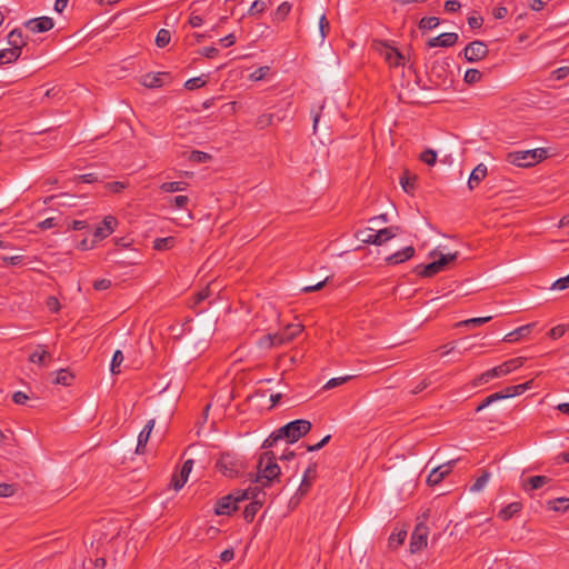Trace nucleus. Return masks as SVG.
<instances>
[{"instance_id":"56","label":"nucleus","mask_w":569,"mask_h":569,"mask_svg":"<svg viewBox=\"0 0 569 569\" xmlns=\"http://www.w3.org/2000/svg\"><path fill=\"white\" fill-rule=\"evenodd\" d=\"M98 174L97 173H86L81 176H77L74 180L77 182H83V183H93L98 181Z\"/></svg>"},{"instance_id":"62","label":"nucleus","mask_w":569,"mask_h":569,"mask_svg":"<svg viewBox=\"0 0 569 569\" xmlns=\"http://www.w3.org/2000/svg\"><path fill=\"white\" fill-rule=\"evenodd\" d=\"M330 438H331V436L327 435L318 443L308 446L307 450L308 451H318V450H320L321 448H323L329 442Z\"/></svg>"},{"instance_id":"27","label":"nucleus","mask_w":569,"mask_h":569,"mask_svg":"<svg viewBox=\"0 0 569 569\" xmlns=\"http://www.w3.org/2000/svg\"><path fill=\"white\" fill-rule=\"evenodd\" d=\"M487 172V167L483 163H479L470 173L468 180L469 189H475L486 178Z\"/></svg>"},{"instance_id":"50","label":"nucleus","mask_w":569,"mask_h":569,"mask_svg":"<svg viewBox=\"0 0 569 569\" xmlns=\"http://www.w3.org/2000/svg\"><path fill=\"white\" fill-rule=\"evenodd\" d=\"M189 159L193 162L206 163L211 159V156L207 152L194 150L191 152Z\"/></svg>"},{"instance_id":"21","label":"nucleus","mask_w":569,"mask_h":569,"mask_svg":"<svg viewBox=\"0 0 569 569\" xmlns=\"http://www.w3.org/2000/svg\"><path fill=\"white\" fill-rule=\"evenodd\" d=\"M154 423H156L154 419L148 420L144 428L139 433L136 453H138V455L144 453L146 446L149 441V438H150L151 431L154 427Z\"/></svg>"},{"instance_id":"13","label":"nucleus","mask_w":569,"mask_h":569,"mask_svg":"<svg viewBox=\"0 0 569 569\" xmlns=\"http://www.w3.org/2000/svg\"><path fill=\"white\" fill-rule=\"evenodd\" d=\"M193 460L188 459L183 462L180 471L178 473H173L171 477L170 486L176 490H180L187 482L188 477L192 470Z\"/></svg>"},{"instance_id":"52","label":"nucleus","mask_w":569,"mask_h":569,"mask_svg":"<svg viewBox=\"0 0 569 569\" xmlns=\"http://www.w3.org/2000/svg\"><path fill=\"white\" fill-rule=\"evenodd\" d=\"M319 30L321 34V40H323L330 31V23L325 14H322L319 19Z\"/></svg>"},{"instance_id":"22","label":"nucleus","mask_w":569,"mask_h":569,"mask_svg":"<svg viewBox=\"0 0 569 569\" xmlns=\"http://www.w3.org/2000/svg\"><path fill=\"white\" fill-rule=\"evenodd\" d=\"M52 356L46 350V346L38 345L37 350L29 356V361L42 367H48Z\"/></svg>"},{"instance_id":"7","label":"nucleus","mask_w":569,"mask_h":569,"mask_svg":"<svg viewBox=\"0 0 569 569\" xmlns=\"http://www.w3.org/2000/svg\"><path fill=\"white\" fill-rule=\"evenodd\" d=\"M310 429V421L305 419H297L279 428V432L283 435V438L287 439L289 443H293L301 437L306 436Z\"/></svg>"},{"instance_id":"23","label":"nucleus","mask_w":569,"mask_h":569,"mask_svg":"<svg viewBox=\"0 0 569 569\" xmlns=\"http://www.w3.org/2000/svg\"><path fill=\"white\" fill-rule=\"evenodd\" d=\"M415 254V248L412 246H408L386 258V261L389 264H399L411 259Z\"/></svg>"},{"instance_id":"33","label":"nucleus","mask_w":569,"mask_h":569,"mask_svg":"<svg viewBox=\"0 0 569 569\" xmlns=\"http://www.w3.org/2000/svg\"><path fill=\"white\" fill-rule=\"evenodd\" d=\"M20 56V51H14L11 48L0 50V67L17 61Z\"/></svg>"},{"instance_id":"51","label":"nucleus","mask_w":569,"mask_h":569,"mask_svg":"<svg viewBox=\"0 0 569 569\" xmlns=\"http://www.w3.org/2000/svg\"><path fill=\"white\" fill-rule=\"evenodd\" d=\"M352 377L351 376H345L339 378H331L328 380V382L325 385L323 389H332L338 386L343 385L345 382L349 381Z\"/></svg>"},{"instance_id":"18","label":"nucleus","mask_w":569,"mask_h":569,"mask_svg":"<svg viewBox=\"0 0 569 569\" xmlns=\"http://www.w3.org/2000/svg\"><path fill=\"white\" fill-rule=\"evenodd\" d=\"M317 462H311L306 469L298 492L300 496H305L312 486L313 480L317 478Z\"/></svg>"},{"instance_id":"53","label":"nucleus","mask_w":569,"mask_h":569,"mask_svg":"<svg viewBox=\"0 0 569 569\" xmlns=\"http://www.w3.org/2000/svg\"><path fill=\"white\" fill-rule=\"evenodd\" d=\"M567 328L566 325H558L551 328L548 335L551 339H559L566 333Z\"/></svg>"},{"instance_id":"40","label":"nucleus","mask_w":569,"mask_h":569,"mask_svg":"<svg viewBox=\"0 0 569 569\" xmlns=\"http://www.w3.org/2000/svg\"><path fill=\"white\" fill-rule=\"evenodd\" d=\"M170 39H171L170 31L167 29H160L156 37V44L159 48H164L169 44Z\"/></svg>"},{"instance_id":"20","label":"nucleus","mask_w":569,"mask_h":569,"mask_svg":"<svg viewBox=\"0 0 569 569\" xmlns=\"http://www.w3.org/2000/svg\"><path fill=\"white\" fill-rule=\"evenodd\" d=\"M459 37L456 32H446L438 37H435L428 41V47L435 48V47H452L457 43Z\"/></svg>"},{"instance_id":"15","label":"nucleus","mask_w":569,"mask_h":569,"mask_svg":"<svg viewBox=\"0 0 569 569\" xmlns=\"http://www.w3.org/2000/svg\"><path fill=\"white\" fill-rule=\"evenodd\" d=\"M510 372L508 371V366H506V363H501L492 369H489L487 370L486 372L481 373L476 380H475V386H480L482 383H487L489 382L490 380L495 379V378H500V377H503V376H507L509 375Z\"/></svg>"},{"instance_id":"14","label":"nucleus","mask_w":569,"mask_h":569,"mask_svg":"<svg viewBox=\"0 0 569 569\" xmlns=\"http://www.w3.org/2000/svg\"><path fill=\"white\" fill-rule=\"evenodd\" d=\"M53 26L54 22L50 17L33 18L24 22V27L33 33L47 32L51 30Z\"/></svg>"},{"instance_id":"3","label":"nucleus","mask_w":569,"mask_h":569,"mask_svg":"<svg viewBox=\"0 0 569 569\" xmlns=\"http://www.w3.org/2000/svg\"><path fill=\"white\" fill-rule=\"evenodd\" d=\"M547 149L538 148L532 150L513 151L507 154V161L518 167H531L547 158Z\"/></svg>"},{"instance_id":"58","label":"nucleus","mask_w":569,"mask_h":569,"mask_svg":"<svg viewBox=\"0 0 569 569\" xmlns=\"http://www.w3.org/2000/svg\"><path fill=\"white\" fill-rule=\"evenodd\" d=\"M567 288H569V274L556 280L551 286V289H557V290H565Z\"/></svg>"},{"instance_id":"43","label":"nucleus","mask_w":569,"mask_h":569,"mask_svg":"<svg viewBox=\"0 0 569 569\" xmlns=\"http://www.w3.org/2000/svg\"><path fill=\"white\" fill-rule=\"evenodd\" d=\"M210 289L209 287H206L203 289H201L200 291H198L194 296H193V301L192 303L190 305L191 308L196 309L198 305H200L202 301H204L206 299L209 298L210 296Z\"/></svg>"},{"instance_id":"26","label":"nucleus","mask_w":569,"mask_h":569,"mask_svg":"<svg viewBox=\"0 0 569 569\" xmlns=\"http://www.w3.org/2000/svg\"><path fill=\"white\" fill-rule=\"evenodd\" d=\"M168 74L164 72H158V73H147L141 78V84L146 88H159L163 86V79Z\"/></svg>"},{"instance_id":"9","label":"nucleus","mask_w":569,"mask_h":569,"mask_svg":"<svg viewBox=\"0 0 569 569\" xmlns=\"http://www.w3.org/2000/svg\"><path fill=\"white\" fill-rule=\"evenodd\" d=\"M302 330L303 326L301 323H290L280 332H277L273 336L269 335L268 338L271 341V346H280L292 341L302 332Z\"/></svg>"},{"instance_id":"45","label":"nucleus","mask_w":569,"mask_h":569,"mask_svg":"<svg viewBox=\"0 0 569 569\" xmlns=\"http://www.w3.org/2000/svg\"><path fill=\"white\" fill-rule=\"evenodd\" d=\"M283 435L279 432V429L272 432L262 443V448L268 449L277 445L279 440H282Z\"/></svg>"},{"instance_id":"59","label":"nucleus","mask_w":569,"mask_h":569,"mask_svg":"<svg viewBox=\"0 0 569 569\" xmlns=\"http://www.w3.org/2000/svg\"><path fill=\"white\" fill-rule=\"evenodd\" d=\"M14 491L16 489L13 485L0 483V497H10Z\"/></svg>"},{"instance_id":"44","label":"nucleus","mask_w":569,"mask_h":569,"mask_svg":"<svg viewBox=\"0 0 569 569\" xmlns=\"http://www.w3.org/2000/svg\"><path fill=\"white\" fill-rule=\"evenodd\" d=\"M420 160L428 166H433L437 161V152L432 149H426L421 152Z\"/></svg>"},{"instance_id":"34","label":"nucleus","mask_w":569,"mask_h":569,"mask_svg":"<svg viewBox=\"0 0 569 569\" xmlns=\"http://www.w3.org/2000/svg\"><path fill=\"white\" fill-rule=\"evenodd\" d=\"M188 187V183L184 181H171V182H163L160 186V190L167 193L183 191Z\"/></svg>"},{"instance_id":"61","label":"nucleus","mask_w":569,"mask_h":569,"mask_svg":"<svg viewBox=\"0 0 569 569\" xmlns=\"http://www.w3.org/2000/svg\"><path fill=\"white\" fill-rule=\"evenodd\" d=\"M110 287H111V280H109V279H98L93 282V288L99 291L107 290Z\"/></svg>"},{"instance_id":"30","label":"nucleus","mask_w":569,"mask_h":569,"mask_svg":"<svg viewBox=\"0 0 569 569\" xmlns=\"http://www.w3.org/2000/svg\"><path fill=\"white\" fill-rule=\"evenodd\" d=\"M74 380V375L69 369H60L56 372V378L52 380L56 385L69 387Z\"/></svg>"},{"instance_id":"46","label":"nucleus","mask_w":569,"mask_h":569,"mask_svg":"<svg viewBox=\"0 0 569 569\" xmlns=\"http://www.w3.org/2000/svg\"><path fill=\"white\" fill-rule=\"evenodd\" d=\"M490 478V473L487 471H483L480 477H478L475 481V483L471 486V491H480L488 482Z\"/></svg>"},{"instance_id":"39","label":"nucleus","mask_w":569,"mask_h":569,"mask_svg":"<svg viewBox=\"0 0 569 569\" xmlns=\"http://www.w3.org/2000/svg\"><path fill=\"white\" fill-rule=\"evenodd\" d=\"M482 73L478 69H468L465 73L463 80L468 84H475L481 81Z\"/></svg>"},{"instance_id":"41","label":"nucleus","mask_w":569,"mask_h":569,"mask_svg":"<svg viewBox=\"0 0 569 569\" xmlns=\"http://www.w3.org/2000/svg\"><path fill=\"white\" fill-rule=\"evenodd\" d=\"M206 83H207V79L204 78V76L196 77V78H191V79L187 80L184 82V88L187 90H196V89L203 87Z\"/></svg>"},{"instance_id":"37","label":"nucleus","mask_w":569,"mask_h":569,"mask_svg":"<svg viewBox=\"0 0 569 569\" xmlns=\"http://www.w3.org/2000/svg\"><path fill=\"white\" fill-rule=\"evenodd\" d=\"M416 179V176H410L408 171L400 178V184L407 193L413 192Z\"/></svg>"},{"instance_id":"55","label":"nucleus","mask_w":569,"mask_h":569,"mask_svg":"<svg viewBox=\"0 0 569 569\" xmlns=\"http://www.w3.org/2000/svg\"><path fill=\"white\" fill-rule=\"evenodd\" d=\"M169 202L176 208H184L189 203V198L187 196H176Z\"/></svg>"},{"instance_id":"16","label":"nucleus","mask_w":569,"mask_h":569,"mask_svg":"<svg viewBox=\"0 0 569 569\" xmlns=\"http://www.w3.org/2000/svg\"><path fill=\"white\" fill-rule=\"evenodd\" d=\"M287 118H289L288 110H283L281 114L277 112H270V113H263L257 118L256 127L260 130L271 126L277 122L284 121Z\"/></svg>"},{"instance_id":"6","label":"nucleus","mask_w":569,"mask_h":569,"mask_svg":"<svg viewBox=\"0 0 569 569\" xmlns=\"http://www.w3.org/2000/svg\"><path fill=\"white\" fill-rule=\"evenodd\" d=\"M530 382H525L516 386L507 387L503 390L497 391L495 393H491L490 396L486 397L476 408V411L479 412L483 410L485 408L489 407L496 401L508 399L518 395H521L527 389H529Z\"/></svg>"},{"instance_id":"32","label":"nucleus","mask_w":569,"mask_h":569,"mask_svg":"<svg viewBox=\"0 0 569 569\" xmlns=\"http://www.w3.org/2000/svg\"><path fill=\"white\" fill-rule=\"evenodd\" d=\"M176 242V238L171 236L164 238H157L153 241V249L157 251L170 250L174 247Z\"/></svg>"},{"instance_id":"25","label":"nucleus","mask_w":569,"mask_h":569,"mask_svg":"<svg viewBox=\"0 0 569 569\" xmlns=\"http://www.w3.org/2000/svg\"><path fill=\"white\" fill-rule=\"evenodd\" d=\"M7 39L10 48L14 51H20L21 54L22 48L27 44L22 31L20 29H13L9 32Z\"/></svg>"},{"instance_id":"64","label":"nucleus","mask_w":569,"mask_h":569,"mask_svg":"<svg viewBox=\"0 0 569 569\" xmlns=\"http://www.w3.org/2000/svg\"><path fill=\"white\" fill-rule=\"evenodd\" d=\"M461 4L458 0H447L445 2V10L447 12H456L460 9Z\"/></svg>"},{"instance_id":"12","label":"nucleus","mask_w":569,"mask_h":569,"mask_svg":"<svg viewBox=\"0 0 569 569\" xmlns=\"http://www.w3.org/2000/svg\"><path fill=\"white\" fill-rule=\"evenodd\" d=\"M455 462L451 460L433 468L427 478V483L431 487L439 485L451 472Z\"/></svg>"},{"instance_id":"57","label":"nucleus","mask_w":569,"mask_h":569,"mask_svg":"<svg viewBox=\"0 0 569 569\" xmlns=\"http://www.w3.org/2000/svg\"><path fill=\"white\" fill-rule=\"evenodd\" d=\"M569 76V67H560L551 72L555 80H562Z\"/></svg>"},{"instance_id":"10","label":"nucleus","mask_w":569,"mask_h":569,"mask_svg":"<svg viewBox=\"0 0 569 569\" xmlns=\"http://www.w3.org/2000/svg\"><path fill=\"white\" fill-rule=\"evenodd\" d=\"M429 528L423 521L416 525L410 539V552L416 553L427 546Z\"/></svg>"},{"instance_id":"29","label":"nucleus","mask_w":569,"mask_h":569,"mask_svg":"<svg viewBox=\"0 0 569 569\" xmlns=\"http://www.w3.org/2000/svg\"><path fill=\"white\" fill-rule=\"evenodd\" d=\"M521 509H522V503L515 501V502H511V503L507 505L506 507H503L499 511L498 517L500 519H502L503 521H507V520L511 519L515 515L519 513L521 511Z\"/></svg>"},{"instance_id":"38","label":"nucleus","mask_w":569,"mask_h":569,"mask_svg":"<svg viewBox=\"0 0 569 569\" xmlns=\"http://www.w3.org/2000/svg\"><path fill=\"white\" fill-rule=\"evenodd\" d=\"M491 319H492L491 316L471 318V319H467V320L460 321L458 323V326L459 327H461V326H463V327H477V326H481V325H485V323L489 322Z\"/></svg>"},{"instance_id":"47","label":"nucleus","mask_w":569,"mask_h":569,"mask_svg":"<svg viewBox=\"0 0 569 569\" xmlns=\"http://www.w3.org/2000/svg\"><path fill=\"white\" fill-rule=\"evenodd\" d=\"M267 10V3L263 0H256L252 2L251 7L249 8L248 13L250 16H256L259 13H262Z\"/></svg>"},{"instance_id":"48","label":"nucleus","mask_w":569,"mask_h":569,"mask_svg":"<svg viewBox=\"0 0 569 569\" xmlns=\"http://www.w3.org/2000/svg\"><path fill=\"white\" fill-rule=\"evenodd\" d=\"M291 10V4L289 2H282L278 8H277V11H276V19L279 20V21H283L287 16L289 14Z\"/></svg>"},{"instance_id":"54","label":"nucleus","mask_w":569,"mask_h":569,"mask_svg":"<svg viewBox=\"0 0 569 569\" xmlns=\"http://www.w3.org/2000/svg\"><path fill=\"white\" fill-rule=\"evenodd\" d=\"M525 360H526L525 358L518 357V358H513L508 361H505V363H506V366H508V371L512 372L513 370L522 367L525 363Z\"/></svg>"},{"instance_id":"63","label":"nucleus","mask_w":569,"mask_h":569,"mask_svg":"<svg viewBox=\"0 0 569 569\" xmlns=\"http://www.w3.org/2000/svg\"><path fill=\"white\" fill-rule=\"evenodd\" d=\"M29 399L28 395H26L22 391H17L12 395V401L16 405H24L27 400Z\"/></svg>"},{"instance_id":"49","label":"nucleus","mask_w":569,"mask_h":569,"mask_svg":"<svg viewBox=\"0 0 569 569\" xmlns=\"http://www.w3.org/2000/svg\"><path fill=\"white\" fill-rule=\"evenodd\" d=\"M439 19L437 17H425L419 22L420 29H433L439 24Z\"/></svg>"},{"instance_id":"8","label":"nucleus","mask_w":569,"mask_h":569,"mask_svg":"<svg viewBox=\"0 0 569 569\" xmlns=\"http://www.w3.org/2000/svg\"><path fill=\"white\" fill-rule=\"evenodd\" d=\"M244 491H250L249 499H251V502L246 506L243 518L247 522H252L257 512L264 503L266 492L259 487L248 488Z\"/></svg>"},{"instance_id":"36","label":"nucleus","mask_w":569,"mask_h":569,"mask_svg":"<svg viewBox=\"0 0 569 569\" xmlns=\"http://www.w3.org/2000/svg\"><path fill=\"white\" fill-rule=\"evenodd\" d=\"M548 507L555 511H567L569 509V498H557L549 500Z\"/></svg>"},{"instance_id":"24","label":"nucleus","mask_w":569,"mask_h":569,"mask_svg":"<svg viewBox=\"0 0 569 569\" xmlns=\"http://www.w3.org/2000/svg\"><path fill=\"white\" fill-rule=\"evenodd\" d=\"M535 326H536L535 322L521 326V327L515 329L513 331L507 333L503 338V341L517 342L520 339L528 337L531 333Z\"/></svg>"},{"instance_id":"19","label":"nucleus","mask_w":569,"mask_h":569,"mask_svg":"<svg viewBox=\"0 0 569 569\" xmlns=\"http://www.w3.org/2000/svg\"><path fill=\"white\" fill-rule=\"evenodd\" d=\"M445 269V259L435 260L428 264L417 267V273L423 278H430Z\"/></svg>"},{"instance_id":"2","label":"nucleus","mask_w":569,"mask_h":569,"mask_svg":"<svg viewBox=\"0 0 569 569\" xmlns=\"http://www.w3.org/2000/svg\"><path fill=\"white\" fill-rule=\"evenodd\" d=\"M216 468L223 476L236 478L246 471L247 465L242 457L232 452H223L217 460Z\"/></svg>"},{"instance_id":"42","label":"nucleus","mask_w":569,"mask_h":569,"mask_svg":"<svg viewBox=\"0 0 569 569\" xmlns=\"http://www.w3.org/2000/svg\"><path fill=\"white\" fill-rule=\"evenodd\" d=\"M123 353L120 351V350H117L114 353H113V357H112V360H111V367H110V370L113 375H118L120 373V366L121 363L123 362Z\"/></svg>"},{"instance_id":"60","label":"nucleus","mask_w":569,"mask_h":569,"mask_svg":"<svg viewBox=\"0 0 569 569\" xmlns=\"http://www.w3.org/2000/svg\"><path fill=\"white\" fill-rule=\"evenodd\" d=\"M126 187H127L126 183L121 182V181H113V182H109L107 184L108 190L113 193L121 192Z\"/></svg>"},{"instance_id":"17","label":"nucleus","mask_w":569,"mask_h":569,"mask_svg":"<svg viewBox=\"0 0 569 569\" xmlns=\"http://www.w3.org/2000/svg\"><path fill=\"white\" fill-rule=\"evenodd\" d=\"M118 224V220L113 216L104 217L101 226H98L93 232L97 240H102L110 236Z\"/></svg>"},{"instance_id":"35","label":"nucleus","mask_w":569,"mask_h":569,"mask_svg":"<svg viewBox=\"0 0 569 569\" xmlns=\"http://www.w3.org/2000/svg\"><path fill=\"white\" fill-rule=\"evenodd\" d=\"M407 537L406 530H399L398 532H392L388 539V545L392 549H397L399 546H401Z\"/></svg>"},{"instance_id":"28","label":"nucleus","mask_w":569,"mask_h":569,"mask_svg":"<svg viewBox=\"0 0 569 569\" xmlns=\"http://www.w3.org/2000/svg\"><path fill=\"white\" fill-rule=\"evenodd\" d=\"M549 481L550 478H548L547 476H532L526 480V483H523V490H538L542 488L545 485H547Z\"/></svg>"},{"instance_id":"1","label":"nucleus","mask_w":569,"mask_h":569,"mask_svg":"<svg viewBox=\"0 0 569 569\" xmlns=\"http://www.w3.org/2000/svg\"><path fill=\"white\" fill-rule=\"evenodd\" d=\"M281 469L277 463V457L273 451H264L260 455L257 463V473L254 482L260 485V489L272 487L280 482Z\"/></svg>"},{"instance_id":"31","label":"nucleus","mask_w":569,"mask_h":569,"mask_svg":"<svg viewBox=\"0 0 569 569\" xmlns=\"http://www.w3.org/2000/svg\"><path fill=\"white\" fill-rule=\"evenodd\" d=\"M385 58L390 66L398 67L403 63V56L392 47H388L385 52Z\"/></svg>"},{"instance_id":"11","label":"nucleus","mask_w":569,"mask_h":569,"mask_svg":"<svg viewBox=\"0 0 569 569\" xmlns=\"http://www.w3.org/2000/svg\"><path fill=\"white\" fill-rule=\"evenodd\" d=\"M489 53L487 44L480 40H475L466 46L463 57L469 62H477L486 58Z\"/></svg>"},{"instance_id":"5","label":"nucleus","mask_w":569,"mask_h":569,"mask_svg":"<svg viewBox=\"0 0 569 569\" xmlns=\"http://www.w3.org/2000/svg\"><path fill=\"white\" fill-rule=\"evenodd\" d=\"M372 229L361 230L357 237L360 238L365 243L381 246L395 238L400 232V227L391 226L388 228L380 229L376 232H371Z\"/></svg>"},{"instance_id":"4","label":"nucleus","mask_w":569,"mask_h":569,"mask_svg":"<svg viewBox=\"0 0 569 569\" xmlns=\"http://www.w3.org/2000/svg\"><path fill=\"white\" fill-rule=\"evenodd\" d=\"M250 491L236 490L220 498L214 506V512L219 516H229L238 509V503L249 500Z\"/></svg>"}]
</instances>
